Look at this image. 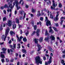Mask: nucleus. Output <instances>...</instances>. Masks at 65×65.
Masks as SVG:
<instances>
[{"label":"nucleus","mask_w":65,"mask_h":65,"mask_svg":"<svg viewBox=\"0 0 65 65\" xmlns=\"http://www.w3.org/2000/svg\"><path fill=\"white\" fill-rule=\"evenodd\" d=\"M28 34H29V31H27L26 33V35L27 36Z\"/></svg>","instance_id":"obj_34"},{"label":"nucleus","mask_w":65,"mask_h":65,"mask_svg":"<svg viewBox=\"0 0 65 65\" xmlns=\"http://www.w3.org/2000/svg\"><path fill=\"white\" fill-rule=\"evenodd\" d=\"M7 10V11L8 12H9V11H10L11 12V9L9 8H8Z\"/></svg>","instance_id":"obj_30"},{"label":"nucleus","mask_w":65,"mask_h":65,"mask_svg":"<svg viewBox=\"0 0 65 65\" xmlns=\"http://www.w3.org/2000/svg\"><path fill=\"white\" fill-rule=\"evenodd\" d=\"M26 14L25 13H24V18H23V20L25 18V17L26 16Z\"/></svg>","instance_id":"obj_36"},{"label":"nucleus","mask_w":65,"mask_h":65,"mask_svg":"<svg viewBox=\"0 0 65 65\" xmlns=\"http://www.w3.org/2000/svg\"><path fill=\"white\" fill-rule=\"evenodd\" d=\"M62 53H63V54H65V50H64L62 52Z\"/></svg>","instance_id":"obj_64"},{"label":"nucleus","mask_w":65,"mask_h":65,"mask_svg":"<svg viewBox=\"0 0 65 65\" xmlns=\"http://www.w3.org/2000/svg\"><path fill=\"white\" fill-rule=\"evenodd\" d=\"M38 14H37V16L38 17H39V16H40L41 15V14L40 13V11H38Z\"/></svg>","instance_id":"obj_23"},{"label":"nucleus","mask_w":65,"mask_h":65,"mask_svg":"<svg viewBox=\"0 0 65 65\" xmlns=\"http://www.w3.org/2000/svg\"><path fill=\"white\" fill-rule=\"evenodd\" d=\"M17 65H20V62H17Z\"/></svg>","instance_id":"obj_60"},{"label":"nucleus","mask_w":65,"mask_h":65,"mask_svg":"<svg viewBox=\"0 0 65 65\" xmlns=\"http://www.w3.org/2000/svg\"><path fill=\"white\" fill-rule=\"evenodd\" d=\"M17 11H15V13H14L15 15V14H17Z\"/></svg>","instance_id":"obj_62"},{"label":"nucleus","mask_w":65,"mask_h":65,"mask_svg":"<svg viewBox=\"0 0 65 65\" xmlns=\"http://www.w3.org/2000/svg\"><path fill=\"white\" fill-rule=\"evenodd\" d=\"M61 63L63 64V63H64V61L63 60H62L61 61Z\"/></svg>","instance_id":"obj_55"},{"label":"nucleus","mask_w":65,"mask_h":65,"mask_svg":"<svg viewBox=\"0 0 65 65\" xmlns=\"http://www.w3.org/2000/svg\"><path fill=\"white\" fill-rule=\"evenodd\" d=\"M40 31V30H39V29H38L36 31V33H39Z\"/></svg>","instance_id":"obj_29"},{"label":"nucleus","mask_w":65,"mask_h":65,"mask_svg":"<svg viewBox=\"0 0 65 65\" xmlns=\"http://www.w3.org/2000/svg\"><path fill=\"white\" fill-rule=\"evenodd\" d=\"M63 20H61V22H60V23L61 25H62V23H63Z\"/></svg>","instance_id":"obj_44"},{"label":"nucleus","mask_w":65,"mask_h":65,"mask_svg":"<svg viewBox=\"0 0 65 65\" xmlns=\"http://www.w3.org/2000/svg\"><path fill=\"white\" fill-rule=\"evenodd\" d=\"M10 30V29H9V28L8 27L7 28V29L6 30V32L5 33V36L4 35H3L2 36V38L3 39L4 38V41H5V39H6V38L7 37V35L8 34V33H9V31Z\"/></svg>","instance_id":"obj_2"},{"label":"nucleus","mask_w":65,"mask_h":65,"mask_svg":"<svg viewBox=\"0 0 65 65\" xmlns=\"http://www.w3.org/2000/svg\"><path fill=\"white\" fill-rule=\"evenodd\" d=\"M27 46L28 47H30V43H28L27 44Z\"/></svg>","instance_id":"obj_53"},{"label":"nucleus","mask_w":65,"mask_h":65,"mask_svg":"<svg viewBox=\"0 0 65 65\" xmlns=\"http://www.w3.org/2000/svg\"><path fill=\"white\" fill-rule=\"evenodd\" d=\"M10 33L11 35H12L13 34H15V33H14V32L13 31H11L10 32Z\"/></svg>","instance_id":"obj_19"},{"label":"nucleus","mask_w":65,"mask_h":65,"mask_svg":"<svg viewBox=\"0 0 65 65\" xmlns=\"http://www.w3.org/2000/svg\"><path fill=\"white\" fill-rule=\"evenodd\" d=\"M46 21H47V22L46 23V25L47 26H48V25L49 26H51V21L49 20H48L47 19L48 18L47 17H45Z\"/></svg>","instance_id":"obj_4"},{"label":"nucleus","mask_w":65,"mask_h":65,"mask_svg":"<svg viewBox=\"0 0 65 65\" xmlns=\"http://www.w3.org/2000/svg\"><path fill=\"white\" fill-rule=\"evenodd\" d=\"M4 12L5 14H6V11L5 10H4Z\"/></svg>","instance_id":"obj_57"},{"label":"nucleus","mask_w":65,"mask_h":65,"mask_svg":"<svg viewBox=\"0 0 65 65\" xmlns=\"http://www.w3.org/2000/svg\"><path fill=\"white\" fill-rule=\"evenodd\" d=\"M4 43V42H3L2 43H0V45H2V44H3Z\"/></svg>","instance_id":"obj_49"},{"label":"nucleus","mask_w":65,"mask_h":65,"mask_svg":"<svg viewBox=\"0 0 65 65\" xmlns=\"http://www.w3.org/2000/svg\"><path fill=\"white\" fill-rule=\"evenodd\" d=\"M37 46L38 48V51L39 52V51L40 50V49L41 48V45H40L39 44H37Z\"/></svg>","instance_id":"obj_10"},{"label":"nucleus","mask_w":65,"mask_h":65,"mask_svg":"<svg viewBox=\"0 0 65 65\" xmlns=\"http://www.w3.org/2000/svg\"><path fill=\"white\" fill-rule=\"evenodd\" d=\"M48 39H49V38H48V37L47 38H45V40H48Z\"/></svg>","instance_id":"obj_43"},{"label":"nucleus","mask_w":65,"mask_h":65,"mask_svg":"<svg viewBox=\"0 0 65 65\" xmlns=\"http://www.w3.org/2000/svg\"><path fill=\"white\" fill-rule=\"evenodd\" d=\"M15 55H16V57H18V55H18V54L17 53H16Z\"/></svg>","instance_id":"obj_59"},{"label":"nucleus","mask_w":65,"mask_h":65,"mask_svg":"<svg viewBox=\"0 0 65 65\" xmlns=\"http://www.w3.org/2000/svg\"><path fill=\"white\" fill-rule=\"evenodd\" d=\"M42 59H40L39 56H37L36 59V63L37 65H38L39 63L41 64H42Z\"/></svg>","instance_id":"obj_3"},{"label":"nucleus","mask_w":65,"mask_h":65,"mask_svg":"<svg viewBox=\"0 0 65 65\" xmlns=\"http://www.w3.org/2000/svg\"><path fill=\"white\" fill-rule=\"evenodd\" d=\"M16 22L17 23H18V24H19V19L18 18H16Z\"/></svg>","instance_id":"obj_21"},{"label":"nucleus","mask_w":65,"mask_h":65,"mask_svg":"<svg viewBox=\"0 0 65 65\" xmlns=\"http://www.w3.org/2000/svg\"><path fill=\"white\" fill-rule=\"evenodd\" d=\"M29 14L30 15L31 17H33V14H32L29 13Z\"/></svg>","instance_id":"obj_47"},{"label":"nucleus","mask_w":65,"mask_h":65,"mask_svg":"<svg viewBox=\"0 0 65 65\" xmlns=\"http://www.w3.org/2000/svg\"><path fill=\"white\" fill-rule=\"evenodd\" d=\"M2 63H4L5 61V60H4V59H2Z\"/></svg>","instance_id":"obj_45"},{"label":"nucleus","mask_w":65,"mask_h":65,"mask_svg":"<svg viewBox=\"0 0 65 65\" xmlns=\"http://www.w3.org/2000/svg\"><path fill=\"white\" fill-rule=\"evenodd\" d=\"M6 50V49L5 48H3L2 49V50L3 51V53H5V51Z\"/></svg>","instance_id":"obj_13"},{"label":"nucleus","mask_w":65,"mask_h":65,"mask_svg":"<svg viewBox=\"0 0 65 65\" xmlns=\"http://www.w3.org/2000/svg\"><path fill=\"white\" fill-rule=\"evenodd\" d=\"M53 4L52 6H51V8L52 10H55V8L56 7V5H55V1L53 0Z\"/></svg>","instance_id":"obj_6"},{"label":"nucleus","mask_w":65,"mask_h":65,"mask_svg":"<svg viewBox=\"0 0 65 65\" xmlns=\"http://www.w3.org/2000/svg\"><path fill=\"white\" fill-rule=\"evenodd\" d=\"M34 27L35 30H36V28H37V26L36 25H35L34 26Z\"/></svg>","instance_id":"obj_32"},{"label":"nucleus","mask_w":65,"mask_h":65,"mask_svg":"<svg viewBox=\"0 0 65 65\" xmlns=\"http://www.w3.org/2000/svg\"><path fill=\"white\" fill-rule=\"evenodd\" d=\"M12 28L13 29H15L16 28V24H13Z\"/></svg>","instance_id":"obj_16"},{"label":"nucleus","mask_w":65,"mask_h":65,"mask_svg":"<svg viewBox=\"0 0 65 65\" xmlns=\"http://www.w3.org/2000/svg\"><path fill=\"white\" fill-rule=\"evenodd\" d=\"M62 58H65V55H63L62 56Z\"/></svg>","instance_id":"obj_52"},{"label":"nucleus","mask_w":65,"mask_h":65,"mask_svg":"<svg viewBox=\"0 0 65 65\" xmlns=\"http://www.w3.org/2000/svg\"><path fill=\"white\" fill-rule=\"evenodd\" d=\"M48 35V34L47 33V31H46L45 32V35Z\"/></svg>","instance_id":"obj_33"},{"label":"nucleus","mask_w":65,"mask_h":65,"mask_svg":"<svg viewBox=\"0 0 65 65\" xmlns=\"http://www.w3.org/2000/svg\"><path fill=\"white\" fill-rule=\"evenodd\" d=\"M17 45L18 46V47H17V48H18V49L20 48V47H21V46H20V45H21V44H20L18 43Z\"/></svg>","instance_id":"obj_17"},{"label":"nucleus","mask_w":65,"mask_h":65,"mask_svg":"<svg viewBox=\"0 0 65 65\" xmlns=\"http://www.w3.org/2000/svg\"><path fill=\"white\" fill-rule=\"evenodd\" d=\"M37 36H39V33H37Z\"/></svg>","instance_id":"obj_54"},{"label":"nucleus","mask_w":65,"mask_h":65,"mask_svg":"<svg viewBox=\"0 0 65 65\" xmlns=\"http://www.w3.org/2000/svg\"><path fill=\"white\" fill-rule=\"evenodd\" d=\"M35 43H37L38 41V39H35Z\"/></svg>","instance_id":"obj_15"},{"label":"nucleus","mask_w":65,"mask_h":65,"mask_svg":"<svg viewBox=\"0 0 65 65\" xmlns=\"http://www.w3.org/2000/svg\"><path fill=\"white\" fill-rule=\"evenodd\" d=\"M59 7H60V8L62 7V4L61 3H60L59 4Z\"/></svg>","instance_id":"obj_37"},{"label":"nucleus","mask_w":65,"mask_h":65,"mask_svg":"<svg viewBox=\"0 0 65 65\" xmlns=\"http://www.w3.org/2000/svg\"><path fill=\"white\" fill-rule=\"evenodd\" d=\"M43 18L42 17H41L40 18V20L41 21H43Z\"/></svg>","instance_id":"obj_51"},{"label":"nucleus","mask_w":65,"mask_h":65,"mask_svg":"<svg viewBox=\"0 0 65 65\" xmlns=\"http://www.w3.org/2000/svg\"><path fill=\"white\" fill-rule=\"evenodd\" d=\"M3 21L4 22V21H6V20H7V19H6V18L5 17L3 18Z\"/></svg>","instance_id":"obj_24"},{"label":"nucleus","mask_w":65,"mask_h":65,"mask_svg":"<svg viewBox=\"0 0 65 65\" xmlns=\"http://www.w3.org/2000/svg\"><path fill=\"white\" fill-rule=\"evenodd\" d=\"M22 52H23V53L24 54H26L27 53V51H26V50L25 49H22Z\"/></svg>","instance_id":"obj_14"},{"label":"nucleus","mask_w":65,"mask_h":65,"mask_svg":"<svg viewBox=\"0 0 65 65\" xmlns=\"http://www.w3.org/2000/svg\"><path fill=\"white\" fill-rule=\"evenodd\" d=\"M52 56H50V59H49V61H48L47 62H45V65H47L48 64H50L51 63H52Z\"/></svg>","instance_id":"obj_5"},{"label":"nucleus","mask_w":65,"mask_h":65,"mask_svg":"<svg viewBox=\"0 0 65 65\" xmlns=\"http://www.w3.org/2000/svg\"><path fill=\"white\" fill-rule=\"evenodd\" d=\"M1 9H4V7H3V6H2L1 7Z\"/></svg>","instance_id":"obj_56"},{"label":"nucleus","mask_w":65,"mask_h":65,"mask_svg":"<svg viewBox=\"0 0 65 65\" xmlns=\"http://www.w3.org/2000/svg\"><path fill=\"white\" fill-rule=\"evenodd\" d=\"M26 8H28V5H26Z\"/></svg>","instance_id":"obj_63"},{"label":"nucleus","mask_w":65,"mask_h":65,"mask_svg":"<svg viewBox=\"0 0 65 65\" xmlns=\"http://www.w3.org/2000/svg\"><path fill=\"white\" fill-rule=\"evenodd\" d=\"M4 7H5V8L8 7V6H7V4H6L4 6Z\"/></svg>","instance_id":"obj_42"},{"label":"nucleus","mask_w":65,"mask_h":65,"mask_svg":"<svg viewBox=\"0 0 65 65\" xmlns=\"http://www.w3.org/2000/svg\"><path fill=\"white\" fill-rule=\"evenodd\" d=\"M1 56L2 58H5V56H4V55L3 54H1L0 55Z\"/></svg>","instance_id":"obj_20"},{"label":"nucleus","mask_w":65,"mask_h":65,"mask_svg":"<svg viewBox=\"0 0 65 65\" xmlns=\"http://www.w3.org/2000/svg\"><path fill=\"white\" fill-rule=\"evenodd\" d=\"M22 17H20V20H22Z\"/></svg>","instance_id":"obj_61"},{"label":"nucleus","mask_w":65,"mask_h":65,"mask_svg":"<svg viewBox=\"0 0 65 65\" xmlns=\"http://www.w3.org/2000/svg\"><path fill=\"white\" fill-rule=\"evenodd\" d=\"M59 12H60L58 11L57 12V13L56 15V17L54 19V21H57L59 20V18H58L59 15V14L58 13Z\"/></svg>","instance_id":"obj_8"},{"label":"nucleus","mask_w":65,"mask_h":65,"mask_svg":"<svg viewBox=\"0 0 65 65\" xmlns=\"http://www.w3.org/2000/svg\"><path fill=\"white\" fill-rule=\"evenodd\" d=\"M8 24L6 23L7 25L9 27H11V25H12V21L10 20H9L7 21Z\"/></svg>","instance_id":"obj_7"},{"label":"nucleus","mask_w":65,"mask_h":65,"mask_svg":"<svg viewBox=\"0 0 65 65\" xmlns=\"http://www.w3.org/2000/svg\"><path fill=\"white\" fill-rule=\"evenodd\" d=\"M11 43V40H10L9 42L8 43H9V44H10Z\"/></svg>","instance_id":"obj_48"},{"label":"nucleus","mask_w":65,"mask_h":65,"mask_svg":"<svg viewBox=\"0 0 65 65\" xmlns=\"http://www.w3.org/2000/svg\"><path fill=\"white\" fill-rule=\"evenodd\" d=\"M49 50L51 52H54V50L52 49V48H50L49 49Z\"/></svg>","instance_id":"obj_25"},{"label":"nucleus","mask_w":65,"mask_h":65,"mask_svg":"<svg viewBox=\"0 0 65 65\" xmlns=\"http://www.w3.org/2000/svg\"><path fill=\"white\" fill-rule=\"evenodd\" d=\"M62 19H65V17H61L60 18V20H62Z\"/></svg>","instance_id":"obj_41"},{"label":"nucleus","mask_w":65,"mask_h":65,"mask_svg":"<svg viewBox=\"0 0 65 65\" xmlns=\"http://www.w3.org/2000/svg\"><path fill=\"white\" fill-rule=\"evenodd\" d=\"M23 40L24 42H26V41H27V39H26V38H23Z\"/></svg>","instance_id":"obj_28"},{"label":"nucleus","mask_w":65,"mask_h":65,"mask_svg":"<svg viewBox=\"0 0 65 65\" xmlns=\"http://www.w3.org/2000/svg\"><path fill=\"white\" fill-rule=\"evenodd\" d=\"M50 38H51L52 40H54L55 39V37H54V36L53 35H51V37H50Z\"/></svg>","instance_id":"obj_11"},{"label":"nucleus","mask_w":65,"mask_h":65,"mask_svg":"<svg viewBox=\"0 0 65 65\" xmlns=\"http://www.w3.org/2000/svg\"><path fill=\"white\" fill-rule=\"evenodd\" d=\"M32 11V12H35V9H34L33 8H32L31 10Z\"/></svg>","instance_id":"obj_27"},{"label":"nucleus","mask_w":65,"mask_h":65,"mask_svg":"<svg viewBox=\"0 0 65 65\" xmlns=\"http://www.w3.org/2000/svg\"><path fill=\"white\" fill-rule=\"evenodd\" d=\"M10 47L12 48V50H13V48L12 46L11 45H10Z\"/></svg>","instance_id":"obj_40"},{"label":"nucleus","mask_w":65,"mask_h":65,"mask_svg":"<svg viewBox=\"0 0 65 65\" xmlns=\"http://www.w3.org/2000/svg\"><path fill=\"white\" fill-rule=\"evenodd\" d=\"M2 25H1V27L0 28V30H2Z\"/></svg>","instance_id":"obj_38"},{"label":"nucleus","mask_w":65,"mask_h":65,"mask_svg":"<svg viewBox=\"0 0 65 65\" xmlns=\"http://www.w3.org/2000/svg\"><path fill=\"white\" fill-rule=\"evenodd\" d=\"M21 39L20 38H18V42H20V41H21Z\"/></svg>","instance_id":"obj_39"},{"label":"nucleus","mask_w":65,"mask_h":65,"mask_svg":"<svg viewBox=\"0 0 65 65\" xmlns=\"http://www.w3.org/2000/svg\"><path fill=\"white\" fill-rule=\"evenodd\" d=\"M19 12L21 14H23V12H24L23 11H19Z\"/></svg>","instance_id":"obj_31"},{"label":"nucleus","mask_w":65,"mask_h":65,"mask_svg":"<svg viewBox=\"0 0 65 65\" xmlns=\"http://www.w3.org/2000/svg\"><path fill=\"white\" fill-rule=\"evenodd\" d=\"M43 59L44 60H46V57L45 56L43 57Z\"/></svg>","instance_id":"obj_50"},{"label":"nucleus","mask_w":65,"mask_h":65,"mask_svg":"<svg viewBox=\"0 0 65 65\" xmlns=\"http://www.w3.org/2000/svg\"><path fill=\"white\" fill-rule=\"evenodd\" d=\"M55 24L56 26V27H58V26H59V25H58V24L55 23Z\"/></svg>","instance_id":"obj_46"},{"label":"nucleus","mask_w":65,"mask_h":65,"mask_svg":"<svg viewBox=\"0 0 65 65\" xmlns=\"http://www.w3.org/2000/svg\"><path fill=\"white\" fill-rule=\"evenodd\" d=\"M12 47L13 49V48H15L16 47V44H13Z\"/></svg>","instance_id":"obj_18"},{"label":"nucleus","mask_w":65,"mask_h":65,"mask_svg":"<svg viewBox=\"0 0 65 65\" xmlns=\"http://www.w3.org/2000/svg\"><path fill=\"white\" fill-rule=\"evenodd\" d=\"M47 12L48 13V16H49V15H50V18L51 19H53V18H54V17H53V15H52L51 14V12H49V11H48V10Z\"/></svg>","instance_id":"obj_9"},{"label":"nucleus","mask_w":65,"mask_h":65,"mask_svg":"<svg viewBox=\"0 0 65 65\" xmlns=\"http://www.w3.org/2000/svg\"><path fill=\"white\" fill-rule=\"evenodd\" d=\"M36 33V31H34L33 32V33H32V34H31V36H33V35H34V34H35V33Z\"/></svg>","instance_id":"obj_35"},{"label":"nucleus","mask_w":65,"mask_h":65,"mask_svg":"<svg viewBox=\"0 0 65 65\" xmlns=\"http://www.w3.org/2000/svg\"><path fill=\"white\" fill-rule=\"evenodd\" d=\"M43 40V38L42 37H41L40 38L39 41L40 42H41L42 41V40Z\"/></svg>","instance_id":"obj_26"},{"label":"nucleus","mask_w":65,"mask_h":65,"mask_svg":"<svg viewBox=\"0 0 65 65\" xmlns=\"http://www.w3.org/2000/svg\"><path fill=\"white\" fill-rule=\"evenodd\" d=\"M11 62H13V59H12L11 60H10Z\"/></svg>","instance_id":"obj_58"},{"label":"nucleus","mask_w":65,"mask_h":65,"mask_svg":"<svg viewBox=\"0 0 65 65\" xmlns=\"http://www.w3.org/2000/svg\"><path fill=\"white\" fill-rule=\"evenodd\" d=\"M50 29V30L49 31V32H51V33H54V31L52 29V27L50 26L49 27Z\"/></svg>","instance_id":"obj_12"},{"label":"nucleus","mask_w":65,"mask_h":65,"mask_svg":"<svg viewBox=\"0 0 65 65\" xmlns=\"http://www.w3.org/2000/svg\"><path fill=\"white\" fill-rule=\"evenodd\" d=\"M53 29H54V30L55 31H56V32L58 31V30L57 29V28L56 27H53Z\"/></svg>","instance_id":"obj_22"},{"label":"nucleus","mask_w":65,"mask_h":65,"mask_svg":"<svg viewBox=\"0 0 65 65\" xmlns=\"http://www.w3.org/2000/svg\"><path fill=\"white\" fill-rule=\"evenodd\" d=\"M9 1L10 2L9 3V7H10V8L11 9L13 8V7L14 5H15V4L17 6V10H19V9H20V8H21V7L18 5V4H19V3L18 2V0L15 1V2L13 3V6H12V1L9 0H7V2H9Z\"/></svg>","instance_id":"obj_1"}]
</instances>
